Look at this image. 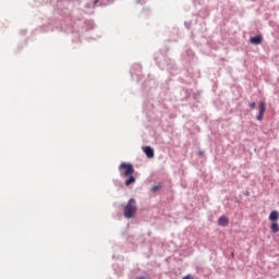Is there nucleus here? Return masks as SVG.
<instances>
[{"mask_svg":"<svg viewBox=\"0 0 279 279\" xmlns=\"http://www.w3.org/2000/svg\"><path fill=\"white\" fill-rule=\"evenodd\" d=\"M250 43H252V45H260V43H263V35L251 37Z\"/></svg>","mask_w":279,"mask_h":279,"instance_id":"nucleus-5","label":"nucleus"},{"mask_svg":"<svg viewBox=\"0 0 279 279\" xmlns=\"http://www.w3.org/2000/svg\"><path fill=\"white\" fill-rule=\"evenodd\" d=\"M265 110H267L265 101L259 102V113L257 116V121H260L265 117Z\"/></svg>","mask_w":279,"mask_h":279,"instance_id":"nucleus-3","label":"nucleus"},{"mask_svg":"<svg viewBox=\"0 0 279 279\" xmlns=\"http://www.w3.org/2000/svg\"><path fill=\"white\" fill-rule=\"evenodd\" d=\"M279 219V213L277 210H274L269 215V221H272L275 223Z\"/></svg>","mask_w":279,"mask_h":279,"instance_id":"nucleus-7","label":"nucleus"},{"mask_svg":"<svg viewBox=\"0 0 279 279\" xmlns=\"http://www.w3.org/2000/svg\"><path fill=\"white\" fill-rule=\"evenodd\" d=\"M137 279H145V277H138Z\"/></svg>","mask_w":279,"mask_h":279,"instance_id":"nucleus-11","label":"nucleus"},{"mask_svg":"<svg viewBox=\"0 0 279 279\" xmlns=\"http://www.w3.org/2000/svg\"><path fill=\"white\" fill-rule=\"evenodd\" d=\"M270 230L271 232H274L275 234L279 232V226L278 222H272L270 226Z\"/></svg>","mask_w":279,"mask_h":279,"instance_id":"nucleus-8","label":"nucleus"},{"mask_svg":"<svg viewBox=\"0 0 279 279\" xmlns=\"http://www.w3.org/2000/svg\"><path fill=\"white\" fill-rule=\"evenodd\" d=\"M119 171L122 178H129L125 180V186H130L136 182V177H134V166H132V163L122 162L119 166Z\"/></svg>","mask_w":279,"mask_h":279,"instance_id":"nucleus-1","label":"nucleus"},{"mask_svg":"<svg viewBox=\"0 0 279 279\" xmlns=\"http://www.w3.org/2000/svg\"><path fill=\"white\" fill-rule=\"evenodd\" d=\"M250 108H251V110H254L256 108V102H251Z\"/></svg>","mask_w":279,"mask_h":279,"instance_id":"nucleus-9","label":"nucleus"},{"mask_svg":"<svg viewBox=\"0 0 279 279\" xmlns=\"http://www.w3.org/2000/svg\"><path fill=\"white\" fill-rule=\"evenodd\" d=\"M137 210H138V207L136 206V199H134V198L129 199V202L124 206L125 219H134Z\"/></svg>","mask_w":279,"mask_h":279,"instance_id":"nucleus-2","label":"nucleus"},{"mask_svg":"<svg viewBox=\"0 0 279 279\" xmlns=\"http://www.w3.org/2000/svg\"><path fill=\"white\" fill-rule=\"evenodd\" d=\"M144 154L147 156V158H154V148L150 146L143 147Z\"/></svg>","mask_w":279,"mask_h":279,"instance_id":"nucleus-4","label":"nucleus"},{"mask_svg":"<svg viewBox=\"0 0 279 279\" xmlns=\"http://www.w3.org/2000/svg\"><path fill=\"white\" fill-rule=\"evenodd\" d=\"M230 223V219L228 217L222 216L218 219V225H220L222 228H226Z\"/></svg>","mask_w":279,"mask_h":279,"instance_id":"nucleus-6","label":"nucleus"},{"mask_svg":"<svg viewBox=\"0 0 279 279\" xmlns=\"http://www.w3.org/2000/svg\"><path fill=\"white\" fill-rule=\"evenodd\" d=\"M151 191H153V193H156V191H158V185L153 186Z\"/></svg>","mask_w":279,"mask_h":279,"instance_id":"nucleus-10","label":"nucleus"}]
</instances>
